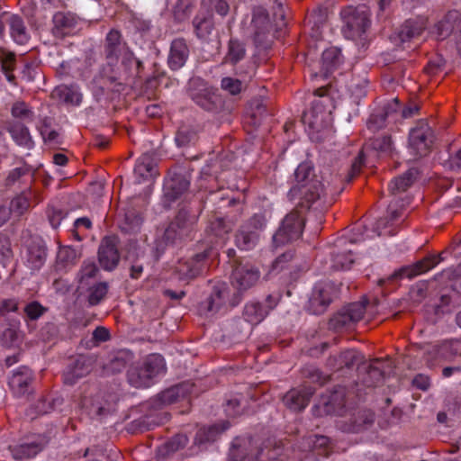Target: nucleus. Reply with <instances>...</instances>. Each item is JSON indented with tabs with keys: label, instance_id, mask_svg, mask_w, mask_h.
<instances>
[{
	"label": "nucleus",
	"instance_id": "obj_1",
	"mask_svg": "<svg viewBox=\"0 0 461 461\" xmlns=\"http://www.w3.org/2000/svg\"><path fill=\"white\" fill-rule=\"evenodd\" d=\"M296 184L291 188L290 194L293 196H300L307 202H314L321 196L325 195L326 189L330 186L323 183L325 178L323 176H318L312 174V166L303 162L301 163L294 172Z\"/></svg>",
	"mask_w": 461,
	"mask_h": 461
},
{
	"label": "nucleus",
	"instance_id": "obj_2",
	"mask_svg": "<svg viewBox=\"0 0 461 461\" xmlns=\"http://www.w3.org/2000/svg\"><path fill=\"white\" fill-rule=\"evenodd\" d=\"M165 368V361L162 356L158 354L149 355L140 366L129 370V383L136 388L149 387L153 384V379L162 374Z\"/></svg>",
	"mask_w": 461,
	"mask_h": 461
},
{
	"label": "nucleus",
	"instance_id": "obj_3",
	"mask_svg": "<svg viewBox=\"0 0 461 461\" xmlns=\"http://www.w3.org/2000/svg\"><path fill=\"white\" fill-rule=\"evenodd\" d=\"M434 141L432 129L426 122H419L409 133V152L417 159L427 156Z\"/></svg>",
	"mask_w": 461,
	"mask_h": 461
},
{
	"label": "nucleus",
	"instance_id": "obj_4",
	"mask_svg": "<svg viewBox=\"0 0 461 461\" xmlns=\"http://www.w3.org/2000/svg\"><path fill=\"white\" fill-rule=\"evenodd\" d=\"M317 98L312 101L311 108L303 114V122L312 129H320L330 115V98L325 95L324 89L316 90Z\"/></svg>",
	"mask_w": 461,
	"mask_h": 461
},
{
	"label": "nucleus",
	"instance_id": "obj_5",
	"mask_svg": "<svg viewBox=\"0 0 461 461\" xmlns=\"http://www.w3.org/2000/svg\"><path fill=\"white\" fill-rule=\"evenodd\" d=\"M344 33L351 39L360 38L369 27V13L365 7L348 8L342 13Z\"/></svg>",
	"mask_w": 461,
	"mask_h": 461
},
{
	"label": "nucleus",
	"instance_id": "obj_6",
	"mask_svg": "<svg viewBox=\"0 0 461 461\" xmlns=\"http://www.w3.org/2000/svg\"><path fill=\"white\" fill-rule=\"evenodd\" d=\"M303 224V218L299 212H293L287 214L273 237L274 242L282 245L298 240L302 235Z\"/></svg>",
	"mask_w": 461,
	"mask_h": 461
},
{
	"label": "nucleus",
	"instance_id": "obj_7",
	"mask_svg": "<svg viewBox=\"0 0 461 461\" xmlns=\"http://www.w3.org/2000/svg\"><path fill=\"white\" fill-rule=\"evenodd\" d=\"M266 218L262 214H255L242 226L236 236V243L241 249H250L255 247L259 237V231L266 226Z\"/></svg>",
	"mask_w": 461,
	"mask_h": 461
},
{
	"label": "nucleus",
	"instance_id": "obj_8",
	"mask_svg": "<svg viewBox=\"0 0 461 461\" xmlns=\"http://www.w3.org/2000/svg\"><path fill=\"white\" fill-rule=\"evenodd\" d=\"M459 354H461L460 340H444L427 351L426 360L429 366H433L441 361L450 360Z\"/></svg>",
	"mask_w": 461,
	"mask_h": 461
},
{
	"label": "nucleus",
	"instance_id": "obj_9",
	"mask_svg": "<svg viewBox=\"0 0 461 461\" xmlns=\"http://www.w3.org/2000/svg\"><path fill=\"white\" fill-rule=\"evenodd\" d=\"M251 29L257 45H265L270 41L272 24L265 8L259 6L254 9Z\"/></svg>",
	"mask_w": 461,
	"mask_h": 461
},
{
	"label": "nucleus",
	"instance_id": "obj_10",
	"mask_svg": "<svg viewBox=\"0 0 461 461\" xmlns=\"http://www.w3.org/2000/svg\"><path fill=\"white\" fill-rule=\"evenodd\" d=\"M205 252L198 253L187 258H181L175 267L179 280L188 282L196 277L203 270Z\"/></svg>",
	"mask_w": 461,
	"mask_h": 461
},
{
	"label": "nucleus",
	"instance_id": "obj_11",
	"mask_svg": "<svg viewBox=\"0 0 461 461\" xmlns=\"http://www.w3.org/2000/svg\"><path fill=\"white\" fill-rule=\"evenodd\" d=\"M259 276L260 273L258 268L249 265H240L233 271L232 285L239 291H246L258 281Z\"/></svg>",
	"mask_w": 461,
	"mask_h": 461
},
{
	"label": "nucleus",
	"instance_id": "obj_12",
	"mask_svg": "<svg viewBox=\"0 0 461 461\" xmlns=\"http://www.w3.org/2000/svg\"><path fill=\"white\" fill-rule=\"evenodd\" d=\"M158 176L156 163L151 154L144 153L136 161L134 167L135 182H150Z\"/></svg>",
	"mask_w": 461,
	"mask_h": 461
},
{
	"label": "nucleus",
	"instance_id": "obj_13",
	"mask_svg": "<svg viewBox=\"0 0 461 461\" xmlns=\"http://www.w3.org/2000/svg\"><path fill=\"white\" fill-rule=\"evenodd\" d=\"M121 38V33L116 30L110 31L106 36L104 50L106 58L112 62L117 60L121 55H123L127 59L131 57V53Z\"/></svg>",
	"mask_w": 461,
	"mask_h": 461
},
{
	"label": "nucleus",
	"instance_id": "obj_14",
	"mask_svg": "<svg viewBox=\"0 0 461 461\" xmlns=\"http://www.w3.org/2000/svg\"><path fill=\"white\" fill-rule=\"evenodd\" d=\"M99 263L105 270H113L116 267L120 257L113 241L105 238L103 240L98 251Z\"/></svg>",
	"mask_w": 461,
	"mask_h": 461
},
{
	"label": "nucleus",
	"instance_id": "obj_15",
	"mask_svg": "<svg viewBox=\"0 0 461 461\" xmlns=\"http://www.w3.org/2000/svg\"><path fill=\"white\" fill-rule=\"evenodd\" d=\"M192 85L197 86V88H191L190 90L192 99L201 107L211 110L216 99L213 90L202 81H193Z\"/></svg>",
	"mask_w": 461,
	"mask_h": 461
},
{
	"label": "nucleus",
	"instance_id": "obj_16",
	"mask_svg": "<svg viewBox=\"0 0 461 461\" xmlns=\"http://www.w3.org/2000/svg\"><path fill=\"white\" fill-rule=\"evenodd\" d=\"M189 56V49L183 39H176L171 43L168 56V65L174 69L181 68L186 62Z\"/></svg>",
	"mask_w": 461,
	"mask_h": 461
},
{
	"label": "nucleus",
	"instance_id": "obj_17",
	"mask_svg": "<svg viewBox=\"0 0 461 461\" xmlns=\"http://www.w3.org/2000/svg\"><path fill=\"white\" fill-rule=\"evenodd\" d=\"M313 394V390L306 388L303 390L293 389L284 397L283 401L285 406L293 411H301L308 404L310 397Z\"/></svg>",
	"mask_w": 461,
	"mask_h": 461
},
{
	"label": "nucleus",
	"instance_id": "obj_18",
	"mask_svg": "<svg viewBox=\"0 0 461 461\" xmlns=\"http://www.w3.org/2000/svg\"><path fill=\"white\" fill-rule=\"evenodd\" d=\"M330 302L329 289L324 286H315L309 300V311L314 314H321Z\"/></svg>",
	"mask_w": 461,
	"mask_h": 461
},
{
	"label": "nucleus",
	"instance_id": "obj_19",
	"mask_svg": "<svg viewBox=\"0 0 461 461\" xmlns=\"http://www.w3.org/2000/svg\"><path fill=\"white\" fill-rule=\"evenodd\" d=\"M458 20L459 13L457 11L448 12L441 21L435 24L432 31L433 35L440 41L447 38L456 27Z\"/></svg>",
	"mask_w": 461,
	"mask_h": 461
},
{
	"label": "nucleus",
	"instance_id": "obj_20",
	"mask_svg": "<svg viewBox=\"0 0 461 461\" xmlns=\"http://www.w3.org/2000/svg\"><path fill=\"white\" fill-rule=\"evenodd\" d=\"M439 258L438 256H431L424 258L414 264L411 267H404L401 270L400 276L403 277L411 278L413 276L424 274L434 268L438 263Z\"/></svg>",
	"mask_w": 461,
	"mask_h": 461
},
{
	"label": "nucleus",
	"instance_id": "obj_21",
	"mask_svg": "<svg viewBox=\"0 0 461 461\" xmlns=\"http://www.w3.org/2000/svg\"><path fill=\"white\" fill-rule=\"evenodd\" d=\"M91 371V365L89 360L84 357H79L75 365L68 368L64 375V379L67 384H73L76 381L83 376H86Z\"/></svg>",
	"mask_w": 461,
	"mask_h": 461
},
{
	"label": "nucleus",
	"instance_id": "obj_22",
	"mask_svg": "<svg viewBox=\"0 0 461 461\" xmlns=\"http://www.w3.org/2000/svg\"><path fill=\"white\" fill-rule=\"evenodd\" d=\"M8 131L14 142L28 149L34 146L30 131L26 126L21 123H14L8 128Z\"/></svg>",
	"mask_w": 461,
	"mask_h": 461
},
{
	"label": "nucleus",
	"instance_id": "obj_23",
	"mask_svg": "<svg viewBox=\"0 0 461 461\" xmlns=\"http://www.w3.org/2000/svg\"><path fill=\"white\" fill-rule=\"evenodd\" d=\"M193 23L196 35L202 39L206 38L212 32L213 28L212 14L209 13H199L194 17Z\"/></svg>",
	"mask_w": 461,
	"mask_h": 461
},
{
	"label": "nucleus",
	"instance_id": "obj_24",
	"mask_svg": "<svg viewBox=\"0 0 461 461\" xmlns=\"http://www.w3.org/2000/svg\"><path fill=\"white\" fill-rule=\"evenodd\" d=\"M53 96L58 97L65 103L78 105L82 100V95L72 86H59L52 93Z\"/></svg>",
	"mask_w": 461,
	"mask_h": 461
},
{
	"label": "nucleus",
	"instance_id": "obj_25",
	"mask_svg": "<svg viewBox=\"0 0 461 461\" xmlns=\"http://www.w3.org/2000/svg\"><path fill=\"white\" fill-rule=\"evenodd\" d=\"M366 312V303L362 302H357L350 303L345 309L341 314L342 320L339 321L343 325L348 324V321L357 322L360 321Z\"/></svg>",
	"mask_w": 461,
	"mask_h": 461
},
{
	"label": "nucleus",
	"instance_id": "obj_26",
	"mask_svg": "<svg viewBox=\"0 0 461 461\" xmlns=\"http://www.w3.org/2000/svg\"><path fill=\"white\" fill-rule=\"evenodd\" d=\"M9 24L10 33L14 41L18 44H25L29 40V35L23 20L16 15H13L9 19Z\"/></svg>",
	"mask_w": 461,
	"mask_h": 461
},
{
	"label": "nucleus",
	"instance_id": "obj_27",
	"mask_svg": "<svg viewBox=\"0 0 461 461\" xmlns=\"http://www.w3.org/2000/svg\"><path fill=\"white\" fill-rule=\"evenodd\" d=\"M46 259V249L41 245H33L28 249L27 264L32 270L40 269Z\"/></svg>",
	"mask_w": 461,
	"mask_h": 461
},
{
	"label": "nucleus",
	"instance_id": "obj_28",
	"mask_svg": "<svg viewBox=\"0 0 461 461\" xmlns=\"http://www.w3.org/2000/svg\"><path fill=\"white\" fill-rule=\"evenodd\" d=\"M321 62L324 73H330L341 62L340 50L336 47L326 49L322 53Z\"/></svg>",
	"mask_w": 461,
	"mask_h": 461
},
{
	"label": "nucleus",
	"instance_id": "obj_29",
	"mask_svg": "<svg viewBox=\"0 0 461 461\" xmlns=\"http://www.w3.org/2000/svg\"><path fill=\"white\" fill-rule=\"evenodd\" d=\"M267 314L268 311L258 303H248L244 309L246 320L252 324L261 322Z\"/></svg>",
	"mask_w": 461,
	"mask_h": 461
},
{
	"label": "nucleus",
	"instance_id": "obj_30",
	"mask_svg": "<svg viewBox=\"0 0 461 461\" xmlns=\"http://www.w3.org/2000/svg\"><path fill=\"white\" fill-rule=\"evenodd\" d=\"M331 260V267L336 270L348 269L351 267V265L355 262V258L352 256L351 249H348L334 252Z\"/></svg>",
	"mask_w": 461,
	"mask_h": 461
},
{
	"label": "nucleus",
	"instance_id": "obj_31",
	"mask_svg": "<svg viewBox=\"0 0 461 461\" xmlns=\"http://www.w3.org/2000/svg\"><path fill=\"white\" fill-rule=\"evenodd\" d=\"M414 171L412 169L408 170L402 176L394 178L389 184V191L392 194H398L405 192L409 186L412 184Z\"/></svg>",
	"mask_w": 461,
	"mask_h": 461
},
{
	"label": "nucleus",
	"instance_id": "obj_32",
	"mask_svg": "<svg viewBox=\"0 0 461 461\" xmlns=\"http://www.w3.org/2000/svg\"><path fill=\"white\" fill-rule=\"evenodd\" d=\"M11 114L14 119L31 122L34 117L32 108L23 101H15L11 106Z\"/></svg>",
	"mask_w": 461,
	"mask_h": 461
},
{
	"label": "nucleus",
	"instance_id": "obj_33",
	"mask_svg": "<svg viewBox=\"0 0 461 461\" xmlns=\"http://www.w3.org/2000/svg\"><path fill=\"white\" fill-rule=\"evenodd\" d=\"M31 382V373L27 368L16 371L10 378L9 384L14 390L23 392Z\"/></svg>",
	"mask_w": 461,
	"mask_h": 461
},
{
	"label": "nucleus",
	"instance_id": "obj_34",
	"mask_svg": "<svg viewBox=\"0 0 461 461\" xmlns=\"http://www.w3.org/2000/svg\"><path fill=\"white\" fill-rule=\"evenodd\" d=\"M424 28L425 24L423 21L409 20L402 28L400 36L402 37V41H405L406 39H411L420 35Z\"/></svg>",
	"mask_w": 461,
	"mask_h": 461
},
{
	"label": "nucleus",
	"instance_id": "obj_35",
	"mask_svg": "<svg viewBox=\"0 0 461 461\" xmlns=\"http://www.w3.org/2000/svg\"><path fill=\"white\" fill-rule=\"evenodd\" d=\"M30 207V195L28 194H22L14 197L10 204L11 212L20 216L23 214Z\"/></svg>",
	"mask_w": 461,
	"mask_h": 461
},
{
	"label": "nucleus",
	"instance_id": "obj_36",
	"mask_svg": "<svg viewBox=\"0 0 461 461\" xmlns=\"http://www.w3.org/2000/svg\"><path fill=\"white\" fill-rule=\"evenodd\" d=\"M78 260L77 250L71 247H64L59 250L58 261L64 267L75 265Z\"/></svg>",
	"mask_w": 461,
	"mask_h": 461
},
{
	"label": "nucleus",
	"instance_id": "obj_37",
	"mask_svg": "<svg viewBox=\"0 0 461 461\" xmlns=\"http://www.w3.org/2000/svg\"><path fill=\"white\" fill-rule=\"evenodd\" d=\"M245 55V49L243 45L238 41L230 40L229 42V51L226 56V60L230 63H237Z\"/></svg>",
	"mask_w": 461,
	"mask_h": 461
},
{
	"label": "nucleus",
	"instance_id": "obj_38",
	"mask_svg": "<svg viewBox=\"0 0 461 461\" xmlns=\"http://www.w3.org/2000/svg\"><path fill=\"white\" fill-rule=\"evenodd\" d=\"M336 361L339 362V366L351 367L359 361H361L360 354L356 350H347L342 352Z\"/></svg>",
	"mask_w": 461,
	"mask_h": 461
},
{
	"label": "nucleus",
	"instance_id": "obj_39",
	"mask_svg": "<svg viewBox=\"0 0 461 461\" xmlns=\"http://www.w3.org/2000/svg\"><path fill=\"white\" fill-rule=\"evenodd\" d=\"M108 290L106 283H99L90 289L88 302L91 305H95L105 296Z\"/></svg>",
	"mask_w": 461,
	"mask_h": 461
},
{
	"label": "nucleus",
	"instance_id": "obj_40",
	"mask_svg": "<svg viewBox=\"0 0 461 461\" xmlns=\"http://www.w3.org/2000/svg\"><path fill=\"white\" fill-rule=\"evenodd\" d=\"M241 82L239 79L231 77H224L221 80L222 89L228 91L231 95H237L241 91Z\"/></svg>",
	"mask_w": 461,
	"mask_h": 461
},
{
	"label": "nucleus",
	"instance_id": "obj_41",
	"mask_svg": "<svg viewBox=\"0 0 461 461\" xmlns=\"http://www.w3.org/2000/svg\"><path fill=\"white\" fill-rule=\"evenodd\" d=\"M372 145L375 149L388 153L392 150L393 142L389 136H381L374 140Z\"/></svg>",
	"mask_w": 461,
	"mask_h": 461
},
{
	"label": "nucleus",
	"instance_id": "obj_42",
	"mask_svg": "<svg viewBox=\"0 0 461 461\" xmlns=\"http://www.w3.org/2000/svg\"><path fill=\"white\" fill-rule=\"evenodd\" d=\"M2 339L7 347L14 346L20 340V332L14 328L7 329L4 331Z\"/></svg>",
	"mask_w": 461,
	"mask_h": 461
},
{
	"label": "nucleus",
	"instance_id": "obj_43",
	"mask_svg": "<svg viewBox=\"0 0 461 461\" xmlns=\"http://www.w3.org/2000/svg\"><path fill=\"white\" fill-rule=\"evenodd\" d=\"M97 271L94 262H85L79 274V281L83 283L85 279L93 277Z\"/></svg>",
	"mask_w": 461,
	"mask_h": 461
},
{
	"label": "nucleus",
	"instance_id": "obj_44",
	"mask_svg": "<svg viewBox=\"0 0 461 461\" xmlns=\"http://www.w3.org/2000/svg\"><path fill=\"white\" fill-rule=\"evenodd\" d=\"M65 216V213L60 210L50 208L48 211L49 221L53 228H58Z\"/></svg>",
	"mask_w": 461,
	"mask_h": 461
},
{
	"label": "nucleus",
	"instance_id": "obj_45",
	"mask_svg": "<svg viewBox=\"0 0 461 461\" xmlns=\"http://www.w3.org/2000/svg\"><path fill=\"white\" fill-rule=\"evenodd\" d=\"M24 311L27 316L32 320L38 319L43 313L41 305L35 302L29 303Z\"/></svg>",
	"mask_w": 461,
	"mask_h": 461
},
{
	"label": "nucleus",
	"instance_id": "obj_46",
	"mask_svg": "<svg viewBox=\"0 0 461 461\" xmlns=\"http://www.w3.org/2000/svg\"><path fill=\"white\" fill-rule=\"evenodd\" d=\"M412 384L415 387L426 391L430 386V379L426 375L419 374L413 378Z\"/></svg>",
	"mask_w": 461,
	"mask_h": 461
},
{
	"label": "nucleus",
	"instance_id": "obj_47",
	"mask_svg": "<svg viewBox=\"0 0 461 461\" xmlns=\"http://www.w3.org/2000/svg\"><path fill=\"white\" fill-rule=\"evenodd\" d=\"M93 338L96 341H106L109 339V331L104 327H98L94 330Z\"/></svg>",
	"mask_w": 461,
	"mask_h": 461
},
{
	"label": "nucleus",
	"instance_id": "obj_48",
	"mask_svg": "<svg viewBox=\"0 0 461 461\" xmlns=\"http://www.w3.org/2000/svg\"><path fill=\"white\" fill-rule=\"evenodd\" d=\"M213 6L221 16L226 15L229 12V5L225 0H213Z\"/></svg>",
	"mask_w": 461,
	"mask_h": 461
},
{
	"label": "nucleus",
	"instance_id": "obj_49",
	"mask_svg": "<svg viewBox=\"0 0 461 461\" xmlns=\"http://www.w3.org/2000/svg\"><path fill=\"white\" fill-rule=\"evenodd\" d=\"M24 172H25L24 169H23L21 167H15L14 169H12L9 172L8 176L6 178L7 183L9 185L14 184L24 174Z\"/></svg>",
	"mask_w": 461,
	"mask_h": 461
},
{
	"label": "nucleus",
	"instance_id": "obj_50",
	"mask_svg": "<svg viewBox=\"0 0 461 461\" xmlns=\"http://www.w3.org/2000/svg\"><path fill=\"white\" fill-rule=\"evenodd\" d=\"M39 131L44 140L53 141L58 137V133L49 130L46 125H44V127H39Z\"/></svg>",
	"mask_w": 461,
	"mask_h": 461
},
{
	"label": "nucleus",
	"instance_id": "obj_51",
	"mask_svg": "<svg viewBox=\"0 0 461 461\" xmlns=\"http://www.w3.org/2000/svg\"><path fill=\"white\" fill-rule=\"evenodd\" d=\"M387 224H388V221L385 220V219H381V220H379L376 222V226H375V231L376 232V234L378 236L383 235V234H384V235L385 234H392V232L390 230L389 231H385Z\"/></svg>",
	"mask_w": 461,
	"mask_h": 461
},
{
	"label": "nucleus",
	"instance_id": "obj_52",
	"mask_svg": "<svg viewBox=\"0 0 461 461\" xmlns=\"http://www.w3.org/2000/svg\"><path fill=\"white\" fill-rule=\"evenodd\" d=\"M240 405V402L237 399L230 400L227 403L226 411L230 416L239 415V411H236V407Z\"/></svg>",
	"mask_w": 461,
	"mask_h": 461
},
{
	"label": "nucleus",
	"instance_id": "obj_53",
	"mask_svg": "<svg viewBox=\"0 0 461 461\" xmlns=\"http://www.w3.org/2000/svg\"><path fill=\"white\" fill-rule=\"evenodd\" d=\"M53 22L56 26L66 27L68 25V18L63 13H57L53 16Z\"/></svg>",
	"mask_w": 461,
	"mask_h": 461
},
{
	"label": "nucleus",
	"instance_id": "obj_54",
	"mask_svg": "<svg viewBox=\"0 0 461 461\" xmlns=\"http://www.w3.org/2000/svg\"><path fill=\"white\" fill-rule=\"evenodd\" d=\"M34 68L31 65L26 64L23 70V77L25 78L27 81H32L34 79Z\"/></svg>",
	"mask_w": 461,
	"mask_h": 461
},
{
	"label": "nucleus",
	"instance_id": "obj_55",
	"mask_svg": "<svg viewBox=\"0 0 461 461\" xmlns=\"http://www.w3.org/2000/svg\"><path fill=\"white\" fill-rule=\"evenodd\" d=\"M10 214V208H7L5 206H0V226H2L8 221Z\"/></svg>",
	"mask_w": 461,
	"mask_h": 461
},
{
	"label": "nucleus",
	"instance_id": "obj_56",
	"mask_svg": "<svg viewBox=\"0 0 461 461\" xmlns=\"http://www.w3.org/2000/svg\"><path fill=\"white\" fill-rule=\"evenodd\" d=\"M329 444V438L324 436H315V440L313 441L314 447H326Z\"/></svg>",
	"mask_w": 461,
	"mask_h": 461
},
{
	"label": "nucleus",
	"instance_id": "obj_57",
	"mask_svg": "<svg viewBox=\"0 0 461 461\" xmlns=\"http://www.w3.org/2000/svg\"><path fill=\"white\" fill-rule=\"evenodd\" d=\"M75 227L76 228L84 227L86 229H89L91 227V221L88 218H86V217L78 218L75 221Z\"/></svg>",
	"mask_w": 461,
	"mask_h": 461
},
{
	"label": "nucleus",
	"instance_id": "obj_58",
	"mask_svg": "<svg viewBox=\"0 0 461 461\" xmlns=\"http://www.w3.org/2000/svg\"><path fill=\"white\" fill-rule=\"evenodd\" d=\"M3 69H4V72H5L6 79L10 83L15 84V77H14V75L13 74V71H12L13 69L11 68H9L8 66H6V65L3 66Z\"/></svg>",
	"mask_w": 461,
	"mask_h": 461
},
{
	"label": "nucleus",
	"instance_id": "obj_59",
	"mask_svg": "<svg viewBox=\"0 0 461 461\" xmlns=\"http://www.w3.org/2000/svg\"><path fill=\"white\" fill-rule=\"evenodd\" d=\"M221 299V294L217 293L213 296H212L211 301L209 302L208 311H217L218 305H215L216 302Z\"/></svg>",
	"mask_w": 461,
	"mask_h": 461
},
{
	"label": "nucleus",
	"instance_id": "obj_60",
	"mask_svg": "<svg viewBox=\"0 0 461 461\" xmlns=\"http://www.w3.org/2000/svg\"><path fill=\"white\" fill-rule=\"evenodd\" d=\"M67 161H68V158L64 154L59 153V154H55L53 157V162L56 165L64 166V165H66Z\"/></svg>",
	"mask_w": 461,
	"mask_h": 461
},
{
	"label": "nucleus",
	"instance_id": "obj_61",
	"mask_svg": "<svg viewBox=\"0 0 461 461\" xmlns=\"http://www.w3.org/2000/svg\"><path fill=\"white\" fill-rule=\"evenodd\" d=\"M388 213L392 221L398 219L400 216V212L393 208V203H390L388 206Z\"/></svg>",
	"mask_w": 461,
	"mask_h": 461
},
{
	"label": "nucleus",
	"instance_id": "obj_62",
	"mask_svg": "<svg viewBox=\"0 0 461 461\" xmlns=\"http://www.w3.org/2000/svg\"><path fill=\"white\" fill-rule=\"evenodd\" d=\"M166 294L173 299H181L185 295V292L181 291L179 293H176L171 290H167Z\"/></svg>",
	"mask_w": 461,
	"mask_h": 461
},
{
	"label": "nucleus",
	"instance_id": "obj_63",
	"mask_svg": "<svg viewBox=\"0 0 461 461\" xmlns=\"http://www.w3.org/2000/svg\"><path fill=\"white\" fill-rule=\"evenodd\" d=\"M142 272V267L141 266H132L131 267V276L133 278H138Z\"/></svg>",
	"mask_w": 461,
	"mask_h": 461
},
{
	"label": "nucleus",
	"instance_id": "obj_64",
	"mask_svg": "<svg viewBox=\"0 0 461 461\" xmlns=\"http://www.w3.org/2000/svg\"><path fill=\"white\" fill-rule=\"evenodd\" d=\"M453 161L457 167H461V149H459L453 157Z\"/></svg>",
	"mask_w": 461,
	"mask_h": 461
}]
</instances>
